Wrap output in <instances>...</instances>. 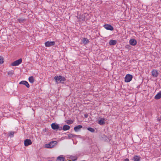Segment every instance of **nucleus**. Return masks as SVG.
Wrapping results in <instances>:
<instances>
[{
  "mask_svg": "<svg viewBox=\"0 0 161 161\" xmlns=\"http://www.w3.org/2000/svg\"><path fill=\"white\" fill-rule=\"evenodd\" d=\"M13 72L12 71H9L8 72V75H12L13 74Z\"/></svg>",
  "mask_w": 161,
  "mask_h": 161,
  "instance_id": "nucleus-28",
  "label": "nucleus"
},
{
  "mask_svg": "<svg viewBox=\"0 0 161 161\" xmlns=\"http://www.w3.org/2000/svg\"><path fill=\"white\" fill-rule=\"evenodd\" d=\"M158 121H160V120H161V117H160V118H158Z\"/></svg>",
  "mask_w": 161,
  "mask_h": 161,
  "instance_id": "nucleus-31",
  "label": "nucleus"
},
{
  "mask_svg": "<svg viewBox=\"0 0 161 161\" xmlns=\"http://www.w3.org/2000/svg\"><path fill=\"white\" fill-rule=\"evenodd\" d=\"M19 84H23V85H25L28 88H29L30 87V85H29V83H28V82L27 81H25V80L19 82Z\"/></svg>",
  "mask_w": 161,
  "mask_h": 161,
  "instance_id": "nucleus-10",
  "label": "nucleus"
},
{
  "mask_svg": "<svg viewBox=\"0 0 161 161\" xmlns=\"http://www.w3.org/2000/svg\"><path fill=\"white\" fill-rule=\"evenodd\" d=\"M82 128V126L81 125H78L75 126L74 128V130L75 132H77L79 131L81 128Z\"/></svg>",
  "mask_w": 161,
  "mask_h": 161,
  "instance_id": "nucleus-12",
  "label": "nucleus"
},
{
  "mask_svg": "<svg viewBox=\"0 0 161 161\" xmlns=\"http://www.w3.org/2000/svg\"><path fill=\"white\" fill-rule=\"evenodd\" d=\"M55 44V42L54 41L49 42L47 41L45 43V46L46 47H50L54 45Z\"/></svg>",
  "mask_w": 161,
  "mask_h": 161,
  "instance_id": "nucleus-6",
  "label": "nucleus"
},
{
  "mask_svg": "<svg viewBox=\"0 0 161 161\" xmlns=\"http://www.w3.org/2000/svg\"><path fill=\"white\" fill-rule=\"evenodd\" d=\"M22 59L21 58H20L19 59L16 60L13 62L11 64V65L13 66H18L22 63Z\"/></svg>",
  "mask_w": 161,
  "mask_h": 161,
  "instance_id": "nucleus-4",
  "label": "nucleus"
},
{
  "mask_svg": "<svg viewBox=\"0 0 161 161\" xmlns=\"http://www.w3.org/2000/svg\"><path fill=\"white\" fill-rule=\"evenodd\" d=\"M51 126L52 129L55 130H61L62 129V127H59L58 125L56 123H52L51 125Z\"/></svg>",
  "mask_w": 161,
  "mask_h": 161,
  "instance_id": "nucleus-3",
  "label": "nucleus"
},
{
  "mask_svg": "<svg viewBox=\"0 0 161 161\" xmlns=\"http://www.w3.org/2000/svg\"><path fill=\"white\" fill-rule=\"evenodd\" d=\"M57 142L56 141H53L50 142L49 144H46L45 147L46 148H52L56 144Z\"/></svg>",
  "mask_w": 161,
  "mask_h": 161,
  "instance_id": "nucleus-2",
  "label": "nucleus"
},
{
  "mask_svg": "<svg viewBox=\"0 0 161 161\" xmlns=\"http://www.w3.org/2000/svg\"><path fill=\"white\" fill-rule=\"evenodd\" d=\"M3 58L2 56H0V64H3Z\"/></svg>",
  "mask_w": 161,
  "mask_h": 161,
  "instance_id": "nucleus-27",
  "label": "nucleus"
},
{
  "mask_svg": "<svg viewBox=\"0 0 161 161\" xmlns=\"http://www.w3.org/2000/svg\"><path fill=\"white\" fill-rule=\"evenodd\" d=\"M14 133V131H11L8 133V136L10 137H13Z\"/></svg>",
  "mask_w": 161,
  "mask_h": 161,
  "instance_id": "nucleus-22",
  "label": "nucleus"
},
{
  "mask_svg": "<svg viewBox=\"0 0 161 161\" xmlns=\"http://www.w3.org/2000/svg\"><path fill=\"white\" fill-rule=\"evenodd\" d=\"M70 127L67 125H64L62 129L63 130L65 131L69 130L70 129Z\"/></svg>",
  "mask_w": 161,
  "mask_h": 161,
  "instance_id": "nucleus-15",
  "label": "nucleus"
},
{
  "mask_svg": "<svg viewBox=\"0 0 161 161\" xmlns=\"http://www.w3.org/2000/svg\"><path fill=\"white\" fill-rule=\"evenodd\" d=\"M129 43L131 45L135 46L137 42L135 39H131L130 40Z\"/></svg>",
  "mask_w": 161,
  "mask_h": 161,
  "instance_id": "nucleus-11",
  "label": "nucleus"
},
{
  "mask_svg": "<svg viewBox=\"0 0 161 161\" xmlns=\"http://www.w3.org/2000/svg\"><path fill=\"white\" fill-rule=\"evenodd\" d=\"M73 121L71 120H67L66 121V123L68 125H70L73 123Z\"/></svg>",
  "mask_w": 161,
  "mask_h": 161,
  "instance_id": "nucleus-23",
  "label": "nucleus"
},
{
  "mask_svg": "<svg viewBox=\"0 0 161 161\" xmlns=\"http://www.w3.org/2000/svg\"><path fill=\"white\" fill-rule=\"evenodd\" d=\"M76 136L75 135H73L72 134H69L68 135V137L69 139H70L71 138L74 137Z\"/></svg>",
  "mask_w": 161,
  "mask_h": 161,
  "instance_id": "nucleus-24",
  "label": "nucleus"
},
{
  "mask_svg": "<svg viewBox=\"0 0 161 161\" xmlns=\"http://www.w3.org/2000/svg\"><path fill=\"white\" fill-rule=\"evenodd\" d=\"M84 116L86 118H87L88 117V114H84Z\"/></svg>",
  "mask_w": 161,
  "mask_h": 161,
  "instance_id": "nucleus-29",
  "label": "nucleus"
},
{
  "mask_svg": "<svg viewBox=\"0 0 161 161\" xmlns=\"http://www.w3.org/2000/svg\"><path fill=\"white\" fill-rule=\"evenodd\" d=\"M70 158L73 161H75L77 159V156H71L70 157Z\"/></svg>",
  "mask_w": 161,
  "mask_h": 161,
  "instance_id": "nucleus-25",
  "label": "nucleus"
},
{
  "mask_svg": "<svg viewBox=\"0 0 161 161\" xmlns=\"http://www.w3.org/2000/svg\"><path fill=\"white\" fill-rule=\"evenodd\" d=\"M18 21L20 23H24L25 21V19L23 18H19L18 19Z\"/></svg>",
  "mask_w": 161,
  "mask_h": 161,
  "instance_id": "nucleus-18",
  "label": "nucleus"
},
{
  "mask_svg": "<svg viewBox=\"0 0 161 161\" xmlns=\"http://www.w3.org/2000/svg\"><path fill=\"white\" fill-rule=\"evenodd\" d=\"M132 76L130 74H127L125 77V81L126 82H130L132 78Z\"/></svg>",
  "mask_w": 161,
  "mask_h": 161,
  "instance_id": "nucleus-5",
  "label": "nucleus"
},
{
  "mask_svg": "<svg viewBox=\"0 0 161 161\" xmlns=\"http://www.w3.org/2000/svg\"><path fill=\"white\" fill-rule=\"evenodd\" d=\"M87 130L89 131L90 132H93L95 131V130L93 128H91V127L88 128H87Z\"/></svg>",
  "mask_w": 161,
  "mask_h": 161,
  "instance_id": "nucleus-26",
  "label": "nucleus"
},
{
  "mask_svg": "<svg viewBox=\"0 0 161 161\" xmlns=\"http://www.w3.org/2000/svg\"><path fill=\"white\" fill-rule=\"evenodd\" d=\"M152 76L154 77H157L158 75V72L157 70L156 69L153 70L151 72Z\"/></svg>",
  "mask_w": 161,
  "mask_h": 161,
  "instance_id": "nucleus-8",
  "label": "nucleus"
},
{
  "mask_svg": "<svg viewBox=\"0 0 161 161\" xmlns=\"http://www.w3.org/2000/svg\"><path fill=\"white\" fill-rule=\"evenodd\" d=\"M140 157L137 155L135 156L133 158L134 161H140Z\"/></svg>",
  "mask_w": 161,
  "mask_h": 161,
  "instance_id": "nucleus-16",
  "label": "nucleus"
},
{
  "mask_svg": "<svg viewBox=\"0 0 161 161\" xmlns=\"http://www.w3.org/2000/svg\"><path fill=\"white\" fill-rule=\"evenodd\" d=\"M124 161H129L128 158H126L124 159Z\"/></svg>",
  "mask_w": 161,
  "mask_h": 161,
  "instance_id": "nucleus-30",
  "label": "nucleus"
},
{
  "mask_svg": "<svg viewBox=\"0 0 161 161\" xmlns=\"http://www.w3.org/2000/svg\"><path fill=\"white\" fill-rule=\"evenodd\" d=\"M54 79L56 83L57 84L59 83H63L64 81L66 80V78L61 75L56 76L54 77Z\"/></svg>",
  "mask_w": 161,
  "mask_h": 161,
  "instance_id": "nucleus-1",
  "label": "nucleus"
},
{
  "mask_svg": "<svg viewBox=\"0 0 161 161\" xmlns=\"http://www.w3.org/2000/svg\"><path fill=\"white\" fill-rule=\"evenodd\" d=\"M29 82L31 83H33L34 81V79L33 76H31L29 78Z\"/></svg>",
  "mask_w": 161,
  "mask_h": 161,
  "instance_id": "nucleus-20",
  "label": "nucleus"
},
{
  "mask_svg": "<svg viewBox=\"0 0 161 161\" xmlns=\"http://www.w3.org/2000/svg\"><path fill=\"white\" fill-rule=\"evenodd\" d=\"M89 42V40L86 38H85L83 39V43L85 44H86Z\"/></svg>",
  "mask_w": 161,
  "mask_h": 161,
  "instance_id": "nucleus-21",
  "label": "nucleus"
},
{
  "mask_svg": "<svg viewBox=\"0 0 161 161\" xmlns=\"http://www.w3.org/2000/svg\"><path fill=\"white\" fill-rule=\"evenodd\" d=\"M105 119L104 118H101L100 120L98 121V123L99 124L102 125L105 124L104 122Z\"/></svg>",
  "mask_w": 161,
  "mask_h": 161,
  "instance_id": "nucleus-13",
  "label": "nucleus"
},
{
  "mask_svg": "<svg viewBox=\"0 0 161 161\" xmlns=\"http://www.w3.org/2000/svg\"><path fill=\"white\" fill-rule=\"evenodd\" d=\"M64 158L63 157L60 156L57 157V161H64Z\"/></svg>",
  "mask_w": 161,
  "mask_h": 161,
  "instance_id": "nucleus-19",
  "label": "nucleus"
},
{
  "mask_svg": "<svg viewBox=\"0 0 161 161\" xmlns=\"http://www.w3.org/2000/svg\"><path fill=\"white\" fill-rule=\"evenodd\" d=\"M161 98V91H160L155 96V99H159Z\"/></svg>",
  "mask_w": 161,
  "mask_h": 161,
  "instance_id": "nucleus-14",
  "label": "nucleus"
},
{
  "mask_svg": "<svg viewBox=\"0 0 161 161\" xmlns=\"http://www.w3.org/2000/svg\"><path fill=\"white\" fill-rule=\"evenodd\" d=\"M104 27L108 30L113 31L114 30L113 27L110 25L105 24L104 25Z\"/></svg>",
  "mask_w": 161,
  "mask_h": 161,
  "instance_id": "nucleus-7",
  "label": "nucleus"
},
{
  "mask_svg": "<svg viewBox=\"0 0 161 161\" xmlns=\"http://www.w3.org/2000/svg\"><path fill=\"white\" fill-rule=\"evenodd\" d=\"M32 143V142L31 140L29 139H25L24 142V145L26 147L31 145Z\"/></svg>",
  "mask_w": 161,
  "mask_h": 161,
  "instance_id": "nucleus-9",
  "label": "nucleus"
},
{
  "mask_svg": "<svg viewBox=\"0 0 161 161\" xmlns=\"http://www.w3.org/2000/svg\"><path fill=\"white\" fill-rule=\"evenodd\" d=\"M117 43V41L116 40H110L109 42V44L111 45H114Z\"/></svg>",
  "mask_w": 161,
  "mask_h": 161,
  "instance_id": "nucleus-17",
  "label": "nucleus"
}]
</instances>
